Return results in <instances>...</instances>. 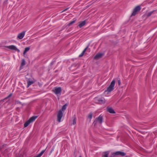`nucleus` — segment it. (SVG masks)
Wrapping results in <instances>:
<instances>
[{"mask_svg": "<svg viewBox=\"0 0 157 157\" xmlns=\"http://www.w3.org/2000/svg\"><path fill=\"white\" fill-rule=\"evenodd\" d=\"M115 81L113 79L111 82L109 86L107 88L106 90H105L104 94H108L114 89Z\"/></svg>", "mask_w": 157, "mask_h": 157, "instance_id": "1", "label": "nucleus"}, {"mask_svg": "<svg viewBox=\"0 0 157 157\" xmlns=\"http://www.w3.org/2000/svg\"><path fill=\"white\" fill-rule=\"evenodd\" d=\"M52 91L57 96L61 94L62 88L61 87H55L52 90Z\"/></svg>", "mask_w": 157, "mask_h": 157, "instance_id": "2", "label": "nucleus"}, {"mask_svg": "<svg viewBox=\"0 0 157 157\" xmlns=\"http://www.w3.org/2000/svg\"><path fill=\"white\" fill-rule=\"evenodd\" d=\"M37 116H33L31 117L28 121L25 123L24 124L25 127H27L31 123L33 122L36 118Z\"/></svg>", "mask_w": 157, "mask_h": 157, "instance_id": "3", "label": "nucleus"}, {"mask_svg": "<svg viewBox=\"0 0 157 157\" xmlns=\"http://www.w3.org/2000/svg\"><path fill=\"white\" fill-rule=\"evenodd\" d=\"M6 48H8L12 50H14L15 51H17L18 52H20V50L18 49L17 47L14 45H11L8 46H6L5 47Z\"/></svg>", "mask_w": 157, "mask_h": 157, "instance_id": "4", "label": "nucleus"}, {"mask_svg": "<svg viewBox=\"0 0 157 157\" xmlns=\"http://www.w3.org/2000/svg\"><path fill=\"white\" fill-rule=\"evenodd\" d=\"M63 112L61 110H59L58 113L57 115V121L59 122L61 121V119L63 116Z\"/></svg>", "mask_w": 157, "mask_h": 157, "instance_id": "5", "label": "nucleus"}, {"mask_svg": "<svg viewBox=\"0 0 157 157\" xmlns=\"http://www.w3.org/2000/svg\"><path fill=\"white\" fill-rule=\"evenodd\" d=\"M140 6H136L134 9L132 15V16H135L137 13V12L140 10Z\"/></svg>", "mask_w": 157, "mask_h": 157, "instance_id": "6", "label": "nucleus"}, {"mask_svg": "<svg viewBox=\"0 0 157 157\" xmlns=\"http://www.w3.org/2000/svg\"><path fill=\"white\" fill-rule=\"evenodd\" d=\"M25 34V32L23 31L19 33L17 36V38L20 39H21L23 38Z\"/></svg>", "mask_w": 157, "mask_h": 157, "instance_id": "7", "label": "nucleus"}, {"mask_svg": "<svg viewBox=\"0 0 157 157\" xmlns=\"http://www.w3.org/2000/svg\"><path fill=\"white\" fill-rule=\"evenodd\" d=\"M125 154L124 152L119 151H117L113 153V155H120L121 156H124Z\"/></svg>", "mask_w": 157, "mask_h": 157, "instance_id": "8", "label": "nucleus"}, {"mask_svg": "<svg viewBox=\"0 0 157 157\" xmlns=\"http://www.w3.org/2000/svg\"><path fill=\"white\" fill-rule=\"evenodd\" d=\"M103 53H99L97 54L94 57V59H98L101 57L103 55Z\"/></svg>", "mask_w": 157, "mask_h": 157, "instance_id": "9", "label": "nucleus"}, {"mask_svg": "<svg viewBox=\"0 0 157 157\" xmlns=\"http://www.w3.org/2000/svg\"><path fill=\"white\" fill-rule=\"evenodd\" d=\"M103 118L100 115L99 117L95 119L94 122L98 121L100 123H101L102 122Z\"/></svg>", "mask_w": 157, "mask_h": 157, "instance_id": "10", "label": "nucleus"}, {"mask_svg": "<svg viewBox=\"0 0 157 157\" xmlns=\"http://www.w3.org/2000/svg\"><path fill=\"white\" fill-rule=\"evenodd\" d=\"M98 101L100 104H104L105 102V99L103 98H101L98 100Z\"/></svg>", "mask_w": 157, "mask_h": 157, "instance_id": "11", "label": "nucleus"}, {"mask_svg": "<svg viewBox=\"0 0 157 157\" xmlns=\"http://www.w3.org/2000/svg\"><path fill=\"white\" fill-rule=\"evenodd\" d=\"M34 81L32 80H30L28 81L27 82L28 85L27 86V87H28L30 85L34 83Z\"/></svg>", "mask_w": 157, "mask_h": 157, "instance_id": "12", "label": "nucleus"}, {"mask_svg": "<svg viewBox=\"0 0 157 157\" xmlns=\"http://www.w3.org/2000/svg\"><path fill=\"white\" fill-rule=\"evenodd\" d=\"M107 110L108 112L110 113H115L114 110L112 108H108Z\"/></svg>", "mask_w": 157, "mask_h": 157, "instance_id": "13", "label": "nucleus"}, {"mask_svg": "<svg viewBox=\"0 0 157 157\" xmlns=\"http://www.w3.org/2000/svg\"><path fill=\"white\" fill-rule=\"evenodd\" d=\"M12 95V94H10L7 97L5 98L4 99H2L0 100V103L2 101H4L5 100L7 99L8 98L11 97Z\"/></svg>", "mask_w": 157, "mask_h": 157, "instance_id": "14", "label": "nucleus"}, {"mask_svg": "<svg viewBox=\"0 0 157 157\" xmlns=\"http://www.w3.org/2000/svg\"><path fill=\"white\" fill-rule=\"evenodd\" d=\"M85 24H86L85 21H82V22H81V23H79L78 26H79V28H81L82 27V26H84L85 25Z\"/></svg>", "mask_w": 157, "mask_h": 157, "instance_id": "15", "label": "nucleus"}, {"mask_svg": "<svg viewBox=\"0 0 157 157\" xmlns=\"http://www.w3.org/2000/svg\"><path fill=\"white\" fill-rule=\"evenodd\" d=\"M87 48V47L86 48H85L83 50V51H82V53L79 55V57H81L83 56L85 53V52H86V50Z\"/></svg>", "mask_w": 157, "mask_h": 157, "instance_id": "16", "label": "nucleus"}, {"mask_svg": "<svg viewBox=\"0 0 157 157\" xmlns=\"http://www.w3.org/2000/svg\"><path fill=\"white\" fill-rule=\"evenodd\" d=\"M67 106V104H65L64 105L61 109L60 110H61L62 112H63V113L64 111L65 110V109H66V107Z\"/></svg>", "mask_w": 157, "mask_h": 157, "instance_id": "17", "label": "nucleus"}, {"mask_svg": "<svg viewBox=\"0 0 157 157\" xmlns=\"http://www.w3.org/2000/svg\"><path fill=\"white\" fill-rule=\"evenodd\" d=\"M76 20V19L75 18L73 19V20L70 22V23L68 24V26H70L72 24L75 23Z\"/></svg>", "mask_w": 157, "mask_h": 157, "instance_id": "18", "label": "nucleus"}, {"mask_svg": "<svg viewBox=\"0 0 157 157\" xmlns=\"http://www.w3.org/2000/svg\"><path fill=\"white\" fill-rule=\"evenodd\" d=\"M30 48L29 47H26L25 48V50L23 52V54L25 55L26 52L29 50Z\"/></svg>", "mask_w": 157, "mask_h": 157, "instance_id": "19", "label": "nucleus"}, {"mask_svg": "<svg viewBox=\"0 0 157 157\" xmlns=\"http://www.w3.org/2000/svg\"><path fill=\"white\" fill-rule=\"evenodd\" d=\"M109 152V151H105L104 152V154L103 155V157H108Z\"/></svg>", "mask_w": 157, "mask_h": 157, "instance_id": "20", "label": "nucleus"}, {"mask_svg": "<svg viewBox=\"0 0 157 157\" xmlns=\"http://www.w3.org/2000/svg\"><path fill=\"white\" fill-rule=\"evenodd\" d=\"M155 11V10H153L148 13L147 15V17H149Z\"/></svg>", "mask_w": 157, "mask_h": 157, "instance_id": "21", "label": "nucleus"}, {"mask_svg": "<svg viewBox=\"0 0 157 157\" xmlns=\"http://www.w3.org/2000/svg\"><path fill=\"white\" fill-rule=\"evenodd\" d=\"M25 64V61L24 59H23L21 64V66L22 67Z\"/></svg>", "mask_w": 157, "mask_h": 157, "instance_id": "22", "label": "nucleus"}, {"mask_svg": "<svg viewBox=\"0 0 157 157\" xmlns=\"http://www.w3.org/2000/svg\"><path fill=\"white\" fill-rule=\"evenodd\" d=\"M45 151V150H43L40 153H39V154L40 156H41V155L43 154Z\"/></svg>", "mask_w": 157, "mask_h": 157, "instance_id": "23", "label": "nucleus"}, {"mask_svg": "<svg viewBox=\"0 0 157 157\" xmlns=\"http://www.w3.org/2000/svg\"><path fill=\"white\" fill-rule=\"evenodd\" d=\"M76 118H74L73 122V124L74 125L76 124Z\"/></svg>", "mask_w": 157, "mask_h": 157, "instance_id": "24", "label": "nucleus"}, {"mask_svg": "<svg viewBox=\"0 0 157 157\" xmlns=\"http://www.w3.org/2000/svg\"><path fill=\"white\" fill-rule=\"evenodd\" d=\"M92 113H91L90 114H89L88 117V118H89L90 119H91V118H92Z\"/></svg>", "mask_w": 157, "mask_h": 157, "instance_id": "25", "label": "nucleus"}, {"mask_svg": "<svg viewBox=\"0 0 157 157\" xmlns=\"http://www.w3.org/2000/svg\"><path fill=\"white\" fill-rule=\"evenodd\" d=\"M41 156H40L39 154L36 156H35L34 157H40Z\"/></svg>", "mask_w": 157, "mask_h": 157, "instance_id": "26", "label": "nucleus"}, {"mask_svg": "<svg viewBox=\"0 0 157 157\" xmlns=\"http://www.w3.org/2000/svg\"><path fill=\"white\" fill-rule=\"evenodd\" d=\"M118 82L119 85H120L121 84V81H120V80H118Z\"/></svg>", "mask_w": 157, "mask_h": 157, "instance_id": "27", "label": "nucleus"}, {"mask_svg": "<svg viewBox=\"0 0 157 157\" xmlns=\"http://www.w3.org/2000/svg\"><path fill=\"white\" fill-rule=\"evenodd\" d=\"M68 9V8H67L65 9V10H63V12L64 11L66 10H67Z\"/></svg>", "mask_w": 157, "mask_h": 157, "instance_id": "28", "label": "nucleus"}, {"mask_svg": "<svg viewBox=\"0 0 157 157\" xmlns=\"http://www.w3.org/2000/svg\"><path fill=\"white\" fill-rule=\"evenodd\" d=\"M81 157V156H80V157Z\"/></svg>", "mask_w": 157, "mask_h": 157, "instance_id": "29", "label": "nucleus"}]
</instances>
